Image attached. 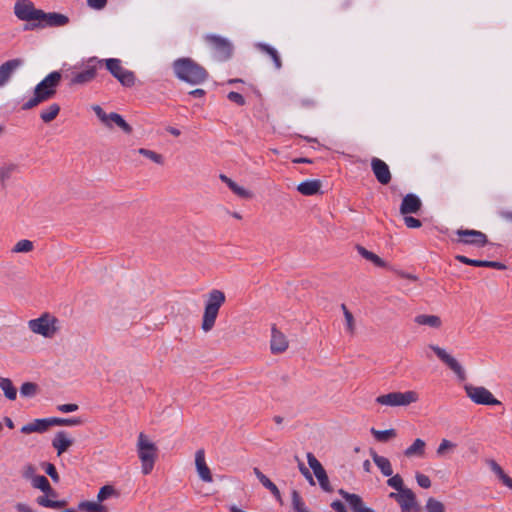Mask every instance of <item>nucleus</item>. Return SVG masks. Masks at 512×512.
Segmentation results:
<instances>
[{
    "label": "nucleus",
    "instance_id": "f257e3e1",
    "mask_svg": "<svg viewBox=\"0 0 512 512\" xmlns=\"http://www.w3.org/2000/svg\"><path fill=\"white\" fill-rule=\"evenodd\" d=\"M14 14L19 20L28 22L24 30L62 27L69 22L66 15L57 12H44L37 9L30 0H17L14 5Z\"/></svg>",
    "mask_w": 512,
    "mask_h": 512
},
{
    "label": "nucleus",
    "instance_id": "f03ea898",
    "mask_svg": "<svg viewBox=\"0 0 512 512\" xmlns=\"http://www.w3.org/2000/svg\"><path fill=\"white\" fill-rule=\"evenodd\" d=\"M61 73L58 71L48 74L34 89L33 97L25 102L22 106L23 110H30L42 102L54 97L57 87L61 81Z\"/></svg>",
    "mask_w": 512,
    "mask_h": 512
},
{
    "label": "nucleus",
    "instance_id": "7ed1b4c3",
    "mask_svg": "<svg viewBox=\"0 0 512 512\" xmlns=\"http://www.w3.org/2000/svg\"><path fill=\"white\" fill-rule=\"evenodd\" d=\"M173 70L178 79L192 85L204 82L207 71L191 58H179L173 62Z\"/></svg>",
    "mask_w": 512,
    "mask_h": 512
},
{
    "label": "nucleus",
    "instance_id": "20e7f679",
    "mask_svg": "<svg viewBox=\"0 0 512 512\" xmlns=\"http://www.w3.org/2000/svg\"><path fill=\"white\" fill-rule=\"evenodd\" d=\"M225 301L226 296L221 290L213 289L208 293L201 323L204 332H209L214 328L219 310Z\"/></svg>",
    "mask_w": 512,
    "mask_h": 512
},
{
    "label": "nucleus",
    "instance_id": "39448f33",
    "mask_svg": "<svg viewBox=\"0 0 512 512\" xmlns=\"http://www.w3.org/2000/svg\"><path fill=\"white\" fill-rule=\"evenodd\" d=\"M137 453L141 461V470L144 475H148L154 468L157 458V447L144 433L138 435Z\"/></svg>",
    "mask_w": 512,
    "mask_h": 512
},
{
    "label": "nucleus",
    "instance_id": "423d86ee",
    "mask_svg": "<svg viewBox=\"0 0 512 512\" xmlns=\"http://www.w3.org/2000/svg\"><path fill=\"white\" fill-rule=\"evenodd\" d=\"M58 319L49 313L42 314L39 318L28 321L29 329L45 338H52L58 331Z\"/></svg>",
    "mask_w": 512,
    "mask_h": 512
},
{
    "label": "nucleus",
    "instance_id": "0eeeda50",
    "mask_svg": "<svg viewBox=\"0 0 512 512\" xmlns=\"http://www.w3.org/2000/svg\"><path fill=\"white\" fill-rule=\"evenodd\" d=\"M103 67V60L97 57H90L85 63L82 71L72 73L70 85H85L92 82L97 71Z\"/></svg>",
    "mask_w": 512,
    "mask_h": 512
},
{
    "label": "nucleus",
    "instance_id": "6e6552de",
    "mask_svg": "<svg viewBox=\"0 0 512 512\" xmlns=\"http://www.w3.org/2000/svg\"><path fill=\"white\" fill-rule=\"evenodd\" d=\"M419 395L416 391H405V392H391L388 394L380 395L376 398V402L386 406H408L412 403L417 402Z\"/></svg>",
    "mask_w": 512,
    "mask_h": 512
},
{
    "label": "nucleus",
    "instance_id": "1a4fd4ad",
    "mask_svg": "<svg viewBox=\"0 0 512 512\" xmlns=\"http://www.w3.org/2000/svg\"><path fill=\"white\" fill-rule=\"evenodd\" d=\"M103 66L115 77L123 86L131 87L135 83V75L132 71L125 69L118 58L102 59Z\"/></svg>",
    "mask_w": 512,
    "mask_h": 512
},
{
    "label": "nucleus",
    "instance_id": "9d476101",
    "mask_svg": "<svg viewBox=\"0 0 512 512\" xmlns=\"http://www.w3.org/2000/svg\"><path fill=\"white\" fill-rule=\"evenodd\" d=\"M467 396L476 404L479 405H500L501 402L496 399L493 394L483 386H474L466 384L464 386Z\"/></svg>",
    "mask_w": 512,
    "mask_h": 512
},
{
    "label": "nucleus",
    "instance_id": "9b49d317",
    "mask_svg": "<svg viewBox=\"0 0 512 512\" xmlns=\"http://www.w3.org/2000/svg\"><path fill=\"white\" fill-rule=\"evenodd\" d=\"M428 347L435 353L439 360L442 361L457 376L460 381H464L466 379V372L456 358H454L444 348H441L438 345L430 344Z\"/></svg>",
    "mask_w": 512,
    "mask_h": 512
},
{
    "label": "nucleus",
    "instance_id": "f8f14e48",
    "mask_svg": "<svg viewBox=\"0 0 512 512\" xmlns=\"http://www.w3.org/2000/svg\"><path fill=\"white\" fill-rule=\"evenodd\" d=\"M92 110L106 127L112 128L113 124H115L127 134L132 132V127L124 120L120 114L115 112L107 114L99 105H93Z\"/></svg>",
    "mask_w": 512,
    "mask_h": 512
},
{
    "label": "nucleus",
    "instance_id": "ddd939ff",
    "mask_svg": "<svg viewBox=\"0 0 512 512\" xmlns=\"http://www.w3.org/2000/svg\"><path fill=\"white\" fill-rule=\"evenodd\" d=\"M205 40L219 60L225 61L232 56L233 45L228 39L217 35H207Z\"/></svg>",
    "mask_w": 512,
    "mask_h": 512
},
{
    "label": "nucleus",
    "instance_id": "4468645a",
    "mask_svg": "<svg viewBox=\"0 0 512 512\" xmlns=\"http://www.w3.org/2000/svg\"><path fill=\"white\" fill-rule=\"evenodd\" d=\"M455 233L458 236L456 242L459 244L483 247L488 242L486 234L478 230L458 229Z\"/></svg>",
    "mask_w": 512,
    "mask_h": 512
},
{
    "label": "nucleus",
    "instance_id": "2eb2a0df",
    "mask_svg": "<svg viewBox=\"0 0 512 512\" xmlns=\"http://www.w3.org/2000/svg\"><path fill=\"white\" fill-rule=\"evenodd\" d=\"M307 461L309 467L313 470L315 477L317 478L320 487L326 492H332L329 478L322 464L314 456L313 453H307Z\"/></svg>",
    "mask_w": 512,
    "mask_h": 512
},
{
    "label": "nucleus",
    "instance_id": "dca6fc26",
    "mask_svg": "<svg viewBox=\"0 0 512 512\" xmlns=\"http://www.w3.org/2000/svg\"><path fill=\"white\" fill-rule=\"evenodd\" d=\"M24 65L21 58L10 59L0 65V88L8 84L14 73Z\"/></svg>",
    "mask_w": 512,
    "mask_h": 512
},
{
    "label": "nucleus",
    "instance_id": "f3484780",
    "mask_svg": "<svg viewBox=\"0 0 512 512\" xmlns=\"http://www.w3.org/2000/svg\"><path fill=\"white\" fill-rule=\"evenodd\" d=\"M485 464L489 467L491 472L495 475L497 481L504 487L512 491V477L497 463L496 460L488 458Z\"/></svg>",
    "mask_w": 512,
    "mask_h": 512
},
{
    "label": "nucleus",
    "instance_id": "a211bd4d",
    "mask_svg": "<svg viewBox=\"0 0 512 512\" xmlns=\"http://www.w3.org/2000/svg\"><path fill=\"white\" fill-rule=\"evenodd\" d=\"M371 168L379 183L386 185L391 181L390 169L383 160L372 158Z\"/></svg>",
    "mask_w": 512,
    "mask_h": 512
},
{
    "label": "nucleus",
    "instance_id": "6ab92c4d",
    "mask_svg": "<svg viewBox=\"0 0 512 512\" xmlns=\"http://www.w3.org/2000/svg\"><path fill=\"white\" fill-rule=\"evenodd\" d=\"M195 466L200 479L204 482L211 483L213 481L212 473L205 459V452L199 449L195 453Z\"/></svg>",
    "mask_w": 512,
    "mask_h": 512
},
{
    "label": "nucleus",
    "instance_id": "aec40b11",
    "mask_svg": "<svg viewBox=\"0 0 512 512\" xmlns=\"http://www.w3.org/2000/svg\"><path fill=\"white\" fill-rule=\"evenodd\" d=\"M421 207L422 202L420 198L413 193H409L402 199L400 213L402 215L415 214L420 211Z\"/></svg>",
    "mask_w": 512,
    "mask_h": 512
},
{
    "label": "nucleus",
    "instance_id": "412c9836",
    "mask_svg": "<svg viewBox=\"0 0 512 512\" xmlns=\"http://www.w3.org/2000/svg\"><path fill=\"white\" fill-rule=\"evenodd\" d=\"M339 494L347 501L353 512H375L373 509L365 506L359 495L346 492L343 489L339 490Z\"/></svg>",
    "mask_w": 512,
    "mask_h": 512
},
{
    "label": "nucleus",
    "instance_id": "4be33fe9",
    "mask_svg": "<svg viewBox=\"0 0 512 512\" xmlns=\"http://www.w3.org/2000/svg\"><path fill=\"white\" fill-rule=\"evenodd\" d=\"M398 496L397 503L400 505L402 512H411L417 508L416 496L411 489L400 490Z\"/></svg>",
    "mask_w": 512,
    "mask_h": 512
},
{
    "label": "nucleus",
    "instance_id": "5701e85b",
    "mask_svg": "<svg viewBox=\"0 0 512 512\" xmlns=\"http://www.w3.org/2000/svg\"><path fill=\"white\" fill-rule=\"evenodd\" d=\"M271 351L274 354L283 353L288 348V341L286 336L280 332L275 326L271 330Z\"/></svg>",
    "mask_w": 512,
    "mask_h": 512
},
{
    "label": "nucleus",
    "instance_id": "b1692460",
    "mask_svg": "<svg viewBox=\"0 0 512 512\" xmlns=\"http://www.w3.org/2000/svg\"><path fill=\"white\" fill-rule=\"evenodd\" d=\"M51 427V419L43 418V419H34L33 421L27 423L26 425L21 427V433L23 434H31V433H44Z\"/></svg>",
    "mask_w": 512,
    "mask_h": 512
},
{
    "label": "nucleus",
    "instance_id": "393cba45",
    "mask_svg": "<svg viewBox=\"0 0 512 512\" xmlns=\"http://www.w3.org/2000/svg\"><path fill=\"white\" fill-rule=\"evenodd\" d=\"M73 445V439L66 431H59L52 440V446L58 455L65 453Z\"/></svg>",
    "mask_w": 512,
    "mask_h": 512
},
{
    "label": "nucleus",
    "instance_id": "a878e982",
    "mask_svg": "<svg viewBox=\"0 0 512 512\" xmlns=\"http://www.w3.org/2000/svg\"><path fill=\"white\" fill-rule=\"evenodd\" d=\"M19 171L17 163L6 161L0 164V187L6 188L8 181Z\"/></svg>",
    "mask_w": 512,
    "mask_h": 512
},
{
    "label": "nucleus",
    "instance_id": "bb28decb",
    "mask_svg": "<svg viewBox=\"0 0 512 512\" xmlns=\"http://www.w3.org/2000/svg\"><path fill=\"white\" fill-rule=\"evenodd\" d=\"M219 178L238 197L243 198V199H250L253 197V193L250 190L238 185L235 181H233L231 178H229L225 174H220Z\"/></svg>",
    "mask_w": 512,
    "mask_h": 512
},
{
    "label": "nucleus",
    "instance_id": "cd10ccee",
    "mask_svg": "<svg viewBox=\"0 0 512 512\" xmlns=\"http://www.w3.org/2000/svg\"><path fill=\"white\" fill-rule=\"evenodd\" d=\"M45 495L39 496L36 499L38 505L46 508H61L66 505V502L63 500H54L51 498H55L57 496L56 491L52 488V492H44Z\"/></svg>",
    "mask_w": 512,
    "mask_h": 512
},
{
    "label": "nucleus",
    "instance_id": "c85d7f7f",
    "mask_svg": "<svg viewBox=\"0 0 512 512\" xmlns=\"http://www.w3.org/2000/svg\"><path fill=\"white\" fill-rule=\"evenodd\" d=\"M320 189L321 182L317 179L303 181L297 186L298 192L305 196L315 195Z\"/></svg>",
    "mask_w": 512,
    "mask_h": 512
},
{
    "label": "nucleus",
    "instance_id": "c756f323",
    "mask_svg": "<svg viewBox=\"0 0 512 512\" xmlns=\"http://www.w3.org/2000/svg\"><path fill=\"white\" fill-rule=\"evenodd\" d=\"M414 322L434 329H439L442 326V320L437 315L419 314L414 318Z\"/></svg>",
    "mask_w": 512,
    "mask_h": 512
},
{
    "label": "nucleus",
    "instance_id": "7c9ffc66",
    "mask_svg": "<svg viewBox=\"0 0 512 512\" xmlns=\"http://www.w3.org/2000/svg\"><path fill=\"white\" fill-rule=\"evenodd\" d=\"M371 455L375 465L380 469L381 473L386 477L392 476L393 469L389 459L378 455L376 452H372Z\"/></svg>",
    "mask_w": 512,
    "mask_h": 512
},
{
    "label": "nucleus",
    "instance_id": "2f4dec72",
    "mask_svg": "<svg viewBox=\"0 0 512 512\" xmlns=\"http://www.w3.org/2000/svg\"><path fill=\"white\" fill-rule=\"evenodd\" d=\"M425 448V441L420 438H417L408 448H406V450L404 451V455L406 457H424Z\"/></svg>",
    "mask_w": 512,
    "mask_h": 512
},
{
    "label": "nucleus",
    "instance_id": "473e14b6",
    "mask_svg": "<svg viewBox=\"0 0 512 512\" xmlns=\"http://www.w3.org/2000/svg\"><path fill=\"white\" fill-rule=\"evenodd\" d=\"M253 472L261 484L268 489L276 498H280V491L277 486L266 476L264 475L258 468H254Z\"/></svg>",
    "mask_w": 512,
    "mask_h": 512
},
{
    "label": "nucleus",
    "instance_id": "72a5a7b5",
    "mask_svg": "<svg viewBox=\"0 0 512 512\" xmlns=\"http://www.w3.org/2000/svg\"><path fill=\"white\" fill-rule=\"evenodd\" d=\"M0 389L3 391L5 397L11 401L17 397V389L9 378L0 376Z\"/></svg>",
    "mask_w": 512,
    "mask_h": 512
},
{
    "label": "nucleus",
    "instance_id": "f704fd0d",
    "mask_svg": "<svg viewBox=\"0 0 512 512\" xmlns=\"http://www.w3.org/2000/svg\"><path fill=\"white\" fill-rule=\"evenodd\" d=\"M257 48L271 57L277 70L281 69L282 61L276 49L264 43L257 44Z\"/></svg>",
    "mask_w": 512,
    "mask_h": 512
},
{
    "label": "nucleus",
    "instance_id": "c9c22d12",
    "mask_svg": "<svg viewBox=\"0 0 512 512\" xmlns=\"http://www.w3.org/2000/svg\"><path fill=\"white\" fill-rule=\"evenodd\" d=\"M60 112V106L57 103H52L40 113V118L44 123H50L53 121Z\"/></svg>",
    "mask_w": 512,
    "mask_h": 512
},
{
    "label": "nucleus",
    "instance_id": "e433bc0d",
    "mask_svg": "<svg viewBox=\"0 0 512 512\" xmlns=\"http://www.w3.org/2000/svg\"><path fill=\"white\" fill-rule=\"evenodd\" d=\"M78 509L83 512H107L106 506L97 501H82L78 504Z\"/></svg>",
    "mask_w": 512,
    "mask_h": 512
},
{
    "label": "nucleus",
    "instance_id": "4c0bfd02",
    "mask_svg": "<svg viewBox=\"0 0 512 512\" xmlns=\"http://www.w3.org/2000/svg\"><path fill=\"white\" fill-rule=\"evenodd\" d=\"M358 253L366 260L372 262L377 267H384L385 262L375 253L367 250L363 246H357Z\"/></svg>",
    "mask_w": 512,
    "mask_h": 512
},
{
    "label": "nucleus",
    "instance_id": "58836bf2",
    "mask_svg": "<svg viewBox=\"0 0 512 512\" xmlns=\"http://www.w3.org/2000/svg\"><path fill=\"white\" fill-rule=\"evenodd\" d=\"M31 485L33 488L39 489L42 492H52V487L48 481V479L43 475H36L31 480Z\"/></svg>",
    "mask_w": 512,
    "mask_h": 512
},
{
    "label": "nucleus",
    "instance_id": "ea45409f",
    "mask_svg": "<svg viewBox=\"0 0 512 512\" xmlns=\"http://www.w3.org/2000/svg\"><path fill=\"white\" fill-rule=\"evenodd\" d=\"M457 445L448 439H442L437 450L436 455L438 457H444L448 453L453 452Z\"/></svg>",
    "mask_w": 512,
    "mask_h": 512
},
{
    "label": "nucleus",
    "instance_id": "a19ab883",
    "mask_svg": "<svg viewBox=\"0 0 512 512\" xmlns=\"http://www.w3.org/2000/svg\"><path fill=\"white\" fill-rule=\"evenodd\" d=\"M371 433L375 439L380 442H386L389 439L396 437L395 429L376 430L375 428H371Z\"/></svg>",
    "mask_w": 512,
    "mask_h": 512
},
{
    "label": "nucleus",
    "instance_id": "79ce46f5",
    "mask_svg": "<svg viewBox=\"0 0 512 512\" xmlns=\"http://www.w3.org/2000/svg\"><path fill=\"white\" fill-rule=\"evenodd\" d=\"M119 494L116 491V489L111 485H105L100 488L98 494H97V500L98 502L102 503L103 501L107 500L110 497H117Z\"/></svg>",
    "mask_w": 512,
    "mask_h": 512
},
{
    "label": "nucleus",
    "instance_id": "37998d69",
    "mask_svg": "<svg viewBox=\"0 0 512 512\" xmlns=\"http://www.w3.org/2000/svg\"><path fill=\"white\" fill-rule=\"evenodd\" d=\"M137 152L156 164L162 165L164 163L163 156L155 151L146 148H139Z\"/></svg>",
    "mask_w": 512,
    "mask_h": 512
},
{
    "label": "nucleus",
    "instance_id": "c03bdc74",
    "mask_svg": "<svg viewBox=\"0 0 512 512\" xmlns=\"http://www.w3.org/2000/svg\"><path fill=\"white\" fill-rule=\"evenodd\" d=\"M38 385L33 382H25L20 387V394L23 397H34L38 393Z\"/></svg>",
    "mask_w": 512,
    "mask_h": 512
},
{
    "label": "nucleus",
    "instance_id": "a18cd8bd",
    "mask_svg": "<svg viewBox=\"0 0 512 512\" xmlns=\"http://www.w3.org/2000/svg\"><path fill=\"white\" fill-rule=\"evenodd\" d=\"M51 426H77L82 423L79 418H56L52 417Z\"/></svg>",
    "mask_w": 512,
    "mask_h": 512
},
{
    "label": "nucleus",
    "instance_id": "49530a36",
    "mask_svg": "<svg viewBox=\"0 0 512 512\" xmlns=\"http://www.w3.org/2000/svg\"><path fill=\"white\" fill-rule=\"evenodd\" d=\"M33 249H34L33 242L30 240H27V239H23V240L18 241L14 245L12 252L13 253H28V252H31Z\"/></svg>",
    "mask_w": 512,
    "mask_h": 512
},
{
    "label": "nucleus",
    "instance_id": "de8ad7c7",
    "mask_svg": "<svg viewBox=\"0 0 512 512\" xmlns=\"http://www.w3.org/2000/svg\"><path fill=\"white\" fill-rule=\"evenodd\" d=\"M341 309L344 314L345 322H346V330L350 334H354L355 332V319L353 314L348 310L347 306L345 304L341 305Z\"/></svg>",
    "mask_w": 512,
    "mask_h": 512
},
{
    "label": "nucleus",
    "instance_id": "09e8293b",
    "mask_svg": "<svg viewBox=\"0 0 512 512\" xmlns=\"http://www.w3.org/2000/svg\"><path fill=\"white\" fill-rule=\"evenodd\" d=\"M292 506L295 512H309L300 494L296 490L292 492Z\"/></svg>",
    "mask_w": 512,
    "mask_h": 512
},
{
    "label": "nucleus",
    "instance_id": "8fccbe9b",
    "mask_svg": "<svg viewBox=\"0 0 512 512\" xmlns=\"http://www.w3.org/2000/svg\"><path fill=\"white\" fill-rule=\"evenodd\" d=\"M388 486L394 488L396 491L405 490L403 479L399 474L390 476V478L387 480Z\"/></svg>",
    "mask_w": 512,
    "mask_h": 512
},
{
    "label": "nucleus",
    "instance_id": "3c124183",
    "mask_svg": "<svg viewBox=\"0 0 512 512\" xmlns=\"http://www.w3.org/2000/svg\"><path fill=\"white\" fill-rule=\"evenodd\" d=\"M475 267H488V268H494L498 270L505 269V265L501 262L497 261H487V260H476L474 263Z\"/></svg>",
    "mask_w": 512,
    "mask_h": 512
},
{
    "label": "nucleus",
    "instance_id": "603ef678",
    "mask_svg": "<svg viewBox=\"0 0 512 512\" xmlns=\"http://www.w3.org/2000/svg\"><path fill=\"white\" fill-rule=\"evenodd\" d=\"M426 508L428 512H444L443 503L434 498H429L427 500Z\"/></svg>",
    "mask_w": 512,
    "mask_h": 512
},
{
    "label": "nucleus",
    "instance_id": "864d4df0",
    "mask_svg": "<svg viewBox=\"0 0 512 512\" xmlns=\"http://www.w3.org/2000/svg\"><path fill=\"white\" fill-rule=\"evenodd\" d=\"M22 477L27 480H32L36 476V467L32 464H26L21 471Z\"/></svg>",
    "mask_w": 512,
    "mask_h": 512
},
{
    "label": "nucleus",
    "instance_id": "5fc2aeb1",
    "mask_svg": "<svg viewBox=\"0 0 512 512\" xmlns=\"http://www.w3.org/2000/svg\"><path fill=\"white\" fill-rule=\"evenodd\" d=\"M415 478H416L417 484L420 487H422L424 489L430 488L431 480H430V478L427 475L422 474V473H416Z\"/></svg>",
    "mask_w": 512,
    "mask_h": 512
},
{
    "label": "nucleus",
    "instance_id": "6e6d98bb",
    "mask_svg": "<svg viewBox=\"0 0 512 512\" xmlns=\"http://www.w3.org/2000/svg\"><path fill=\"white\" fill-rule=\"evenodd\" d=\"M403 216H404V223L408 228L415 229V228L421 227L422 223L419 219L409 216V214L403 215Z\"/></svg>",
    "mask_w": 512,
    "mask_h": 512
},
{
    "label": "nucleus",
    "instance_id": "4d7b16f0",
    "mask_svg": "<svg viewBox=\"0 0 512 512\" xmlns=\"http://www.w3.org/2000/svg\"><path fill=\"white\" fill-rule=\"evenodd\" d=\"M299 105L302 108L311 109V108L316 107L317 101L313 97H304V98L300 99Z\"/></svg>",
    "mask_w": 512,
    "mask_h": 512
},
{
    "label": "nucleus",
    "instance_id": "13d9d810",
    "mask_svg": "<svg viewBox=\"0 0 512 512\" xmlns=\"http://www.w3.org/2000/svg\"><path fill=\"white\" fill-rule=\"evenodd\" d=\"M227 97L230 101H232L240 106L245 104L244 97L238 92L231 91L228 93Z\"/></svg>",
    "mask_w": 512,
    "mask_h": 512
},
{
    "label": "nucleus",
    "instance_id": "bf43d9fd",
    "mask_svg": "<svg viewBox=\"0 0 512 512\" xmlns=\"http://www.w3.org/2000/svg\"><path fill=\"white\" fill-rule=\"evenodd\" d=\"M45 472L51 477V479L54 481V482H59V475H58V472L56 470V467L51 464V463H47L46 464V468H45Z\"/></svg>",
    "mask_w": 512,
    "mask_h": 512
},
{
    "label": "nucleus",
    "instance_id": "052dcab7",
    "mask_svg": "<svg viewBox=\"0 0 512 512\" xmlns=\"http://www.w3.org/2000/svg\"><path fill=\"white\" fill-rule=\"evenodd\" d=\"M57 409L62 413H70L78 410V405L73 403L61 404L57 407Z\"/></svg>",
    "mask_w": 512,
    "mask_h": 512
},
{
    "label": "nucleus",
    "instance_id": "680f3d73",
    "mask_svg": "<svg viewBox=\"0 0 512 512\" xmlns=\"http://www.w3.org/2000/svg\"><path fill=\"white\" fill-rule=\"evenodd\" d=\"M88 6L100 10L106 6L107 0H87Z\"/></svg>",
    "mask_w": 512,
    "mask_h": 512
},
{
    "label": "nucleus",
    "instance_id": "e2e57ef3",
    "mask_svg": "<svg viewBox=\"0 0 512 512\" xmlns=\"http://www.w3.org/2000/svg\"><path fill=\"white\" fill-rule=\"evenodd\" d=\"M299 470L302 473V475L309 481V483L313 485L314 484L313 477H312L310 471L308 470V468H306L302 462L299 463Z\"/></svg>",
    "mask_w": 512,
    "mask_h": 512
},
{
    "label": "nucleus",
    "instance_id": "0e129e2a",
    "mask_svg": "<svg viewBox=\"0 0 512 512\" xmlns=\"http://www.w3.org/2000/svg\"><path fill=\"white\" fill-rule=\"evenodd\" d=\"M455 259L463 264L474 266L475 259H470L464 255H456Z\"/></svg>",
    "mask_w": 512,
    "mask_h": 512
},
{
    "label": "nucleus",
    "instance_id": "69168bd1",
    "mask_svg": "<svg viewBox=\"0 0 512 512\" xmlns=\"http://www.w3.org/2000/svg\"><path fill=\"white\" fill-rule=\"evenodd\" d=\"M331 507L336 511V512H347L346 508H345V505L339 501V500H335L331 503Z\"/></svg>",
    "mask_w": 512,
    "mask_h": 512
},
{
    "label": "nucleus",
    "instance_id": "338daca9",
    "mask_svg": "<svg viewBox=\"0 0 512 512\" xmlns=\"http://www.w3.org/2000/svg\"><path fill=\"white\" fill-rule=\"evenodd\" d=\"M15 508H16L19 512H33V511L31 510V508H30L28 505H26L25 503H17V504L15 505Z\"/></svg>",
    "mask_w": 512,
    "mask_h": 512
},
{
    "label": "nucleus",
    "instance_id": "774afa93",
    "mask_svg": "<svg viewBox=\"0 0 512 512\" xmlns=\"http://www.w3.org/2000/svg\"><path fill=\"white\" fill-rule=\"evenodd\" d=\"M500 217L508 222H512V211L503 210L499 213Z\"/></svg>",
    "mask_w": 512,
    "mask_h": 512
}]
</instances>
